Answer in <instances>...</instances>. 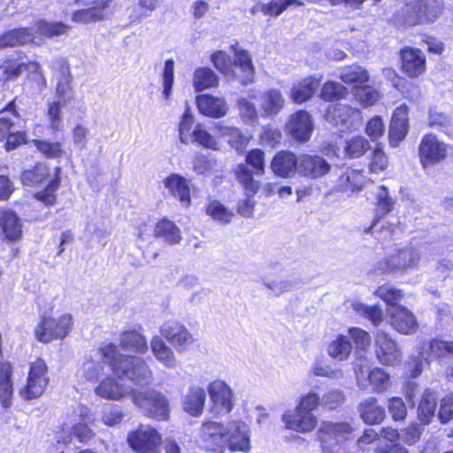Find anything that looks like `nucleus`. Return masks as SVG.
Returning a JSON list of instances; mask_svg holds the SVG:
<instances>
[{
  "instance_id": "6e6d98bb",
  "label": "nucleus",
  "mask_w": 453,
  "mask_h": 453,
  "mask_svg": "<svg viewBox=\"0 0 453 453\" xmlns=\"http://www.w3.org/2000/svg\"><path fill=\"white\" fill-rule=\"evenodd\" d=\"M303 5L301 0H265L263 3V14L267 17L277 18L289 7H301Z\"/></svg>"
},
{
  "instance_id": "3c124183",
  "label": "nucleus",
  "mask_w": 453,
  "mask_h": 453,
  "mask_svg": "<svg viewBox=\"0 0 453 453\" xmlns=\"http://www.w3.org/2000/svg\"><path fill=\"white\" fill-rule=\"evenodd\" d=\"M190 142L196 143L204 149L212 150H219V142L217 138L211 134L202 123L195 125L192 130V137Z\"/></svg>"
},
{
  "instance_id": "774afa93",
  "label": "nucleus",
  "mask_w": 453,
  "mask_h": 453,
  "mask_svg": "<svg viewBox=\"0 0 453 453\" xmlns=\"http://www.w3.org/2000/svg\"><path fill=\"white\" fill-rule=\"evenodd\" d=\"M213 66L222 74L228 75L234 73V63L231 57L224 50H216L211 55Z\"/></svg>"
},
{
  "instance_id": "a18cd8bd",
  "label": "nucleus",
  "mask_w": 453,
  "mask_h": 453,
  "mask_svg": "<svg viewBox=\"0 0 453 453\" xmlns=\"http://www.w3.org/2000/svg\"><path fill=\"white\" fill-rule=\"evenodd\" d=\"M150 348L155 357L165 366H175L176 358L173 349L160 337H152Z\"/></svg>"
},
{
  "instance_id": "0eeeda50",
  "label": "nucleus",
  "mask_w": 453,
  "mask_h": 453,
  "mask_svg": "<svg viewBox=\"0 0 453 453\" xmlns=\"http://www.w3.org/2000/svg\"><path fill=\"white\" fill-rule=\"evenodd\" d=\"M127 443L135 453H161L163 438L154 426L140 424L127 433Z\"/></svg>"
},
{
  "instance_id": "7ed1b4c3",
  "label": "nucleus",
  "mask_w": 453,
  "mask_h": 453,
  "mask_svg": "<svg viewBox=\"0 0 453 453\" xmlns=\"http://www.w3.org/2000/svg\"><path fill=\"white\" fill-rule=\"evenodd\" d=\"M354 432L349 422L323 421L316 436L323 453H347L346 444L354 439Z\"/></svg>"
},
{
  "instance_id": "f257e3e1",
  "label": "nucleus",
  "mask_w": 453,
  "mask_h": 453,
  "mask_svg": "<svg viewBox=\"0 0 453 453\" xmlns=\"http://www.w3.org/2000/svg\"><path fill=\"white\" fill-rule=\"evenodd\" d=\"M443 0H411L397 9L389 22L397 29L434 23L445 12Z\"/></svg>"
},
{
  "instance_id": "f704fd0d",
  "label": "nucleus",
  "mask_w": 453,
  "mask_h": 453,
  "mask_svg": "<svg viewBox=\"0 0 453 453\" xmlns=\"http://www.w3.org/2000/svg\"><path fill=\"white\" fill-rule=\"evenodd\" d=\"M61 167L56 166L53 169V176L46 186L34 194V198L44 205L50 207L57 203V191L61 185Z\"/></svg>"
},
{
  "instance_id": "9b49d317",
  "label": "nucleus",
  "mask_w": 453,
  "mask_h": 453,
  "mask_svg": "<svg viewBox=\"0 0 453 453\" xmlns=\"http://www.w3.org/2000/svg\"><path fill=\"white\" fill-rule=\"evenodd\" d=\"M447 155V145L439 141L435 134L428 133L422 137L418 145V157L424 168L443 161Z\"/></svg>"
},
{
  "instance_id": "5fc2aeb1",
  "label": "nucleus",
  "mask_w": 453,
  "mask_h": 453,
  "mask_svg": "<svg viewBox=\"0 0 453 453\" xmlns=\"http://www.w3.org/2000/svg\"><path fill=\"white\" fill-rule=\"evenodd\" d=\"M367 381L372 391L376 393H384L391 386L389 373L380 367H373L369 371Z\"/></svg>"
},
{
  "instance_id": "f03ea898",
  "label": "nucleus",
  "mask_w": 453,
  "mask_h": 453,
  "mask_svg": "<svg viewBox=\"0 0 453 453\" xmlns=\"http://www.w3.org/2000/svg\"><path fill=\"white\" fill-rule=\"evenodd\" d=\"M98 354L103 363L106 364L118 377H126L139 384L148 381L152 375L143 358L120 353L119 347L113 342L99 347Z\"/></svg>"
},
{
  "instance_id": "4d7b16f0",
  "label": "nucleus",
  "mask_w": 453,
  "mask_h": 453,
  "mask_svg": "<svg viewBox=\"0 0 453 453\" xmlns=\"http://www.w3.org/2000/svg\"><path fill=\"white\" fill-rule=\"evenodd\" d=\"M352 350L351 342L347 336L339 334L335 340L331 342L327 347V353L331 357L345 360L349 357Z\"/></svg>"
},
{
  "instance_id": "1a4fd4ad",
  "label": "nucleus",
  "mask_w": 453,
  "mask_h": 453,
  "mask_svg": "<svg viewBox=\"0 0 453 453\" xmlns=\"http://www.w3.org/2000/svg\"><path fill=\"white\" fill-rule=\"evenodd\" d=\"M226 435V425L207 420L203 422L199 428L198 441L206 452L225 453L227 448Z\"/></svg>"
},
{
  "instance_id": "cd10ccee",
  "label": "nucleus",
  "mask_w": 453,
  "mask_h": 453,
  "mask_svg": "<svg viewBox=\"0 0 453 453\" xmlns=\"http://www.w3.org/2000/svg\"><path fill=\"white\" fill-rule=\"evenodd\" d=\"M164 186L170 195L176 198L184 207L191 204L189 181L181 174L171 173L163 180Z\"/></svg>"
},
{
  "instance_id": "4c0bfd02",
  "label": "nucleus",
  "mask_w": 453,
  "mask_h": 453,
  "mask_svg": "<svg viewBox=\"0 0 453 453\" xmlns=\"http://www.w3.org/2000/svg\"><path fill=\"white\" fill-rule=\"evenodd\" d=\"M50 171L44 162H36L33 166L24 169L20 173L22 185L38 187L44 183L50 177Z\"/></svg>"
},
{
  "instance_id": "c03bdc74",
  "label": "nucleus",
  "mask_w": 453,
  "mask_h": 453,
  "mask_svg": "<svg viewBox=\"0 0 453 453\" xmlns=\"http://www.w3.org/2000/svg\"><path fill=\"white\" fill-rule=\"evenodd\" d=\"M36 33L45 38H53L65 35L70 30V26L62 21H48L39 19L35 22Z\"/></svg>"
},
{
  "instance_id": "412c9836",
  "label": "nucleus",
  "mask_w": 453,
  "mask_h": 453,
  "mask_svg": "<svg viewBox=\"0 0 453 453\" xmlns=\"http://www.w3.org/2000/svg\"><path fill=\"white\" fill-rule=\"evenodd\" d=\"M282 420L287 429L302 434L313 431L318 425V418L314 414L299 411L297 408L285 411Z\"/></svg>"
},
{
  "instance_id": "ddd939ff",
  "label": "nucleus",
  "mask_w": 453,
  "mask_h": 453,
  "mask_svg": "<svg viewBox=\"0 0 453 453\" xmlns=\"http://www.w3.org/2000/svg\"><path fill=\"white\" fill-rule=\"evenodd\" d=\"M214 130L219 138L224 139L228 146L234 150L238 155L245 153L247 147L252 140V135L244 133L240 127L225 125L218 122L214 125Z\"/></svg>"
},
{
  "instance_id": "e2e57ef3",
  "label": "nucleus",
  "mask_w": 453,
  "mask_h": 453,
  "mask_svg": "<svg viewBox=\"0 0 453 453\" xmlns=\"http://www.w3.org/2000/svg\"><path fill=\"white\" fill-rule=\"evenodd\" d=\"M174 65L175 63L173 58L165 60L160 74V81L163 86L162 95L165 100H168L172 95L174 83Z\"/></svg>"
},
{
  "instance_id": "473e14b6",
  "label": "nucleus",
  "mask_w": 453,
  "mask_h": 453,
  "mask_svg": "<svg viewBox=\"0 0 453 453\" xmlns=\"http://www.w3.org/2000/svg\"><path fill=\"white\" fill-rule=\"evenodd\" d=\"M208 392L212 403L220 409L230 412L233 409L232 390L222 380H214L208 386Z\"/></svg>"
},
{
  "instance_id": "a211bd4d",
  "label": "nucleus",
  "mask_w": 453,
  "mask_h": 453,
  "mask_svg": "<svg viewBox=\"0 0 453 453\" xmlns=\"http://www.w3.org/2000/svg\"><path fill=\"white\" fill-rule=\"evenodd\" d=\"M359 113L358 109L339 102L327 105L324 118L333 127L349 128L353 125L355 118Z\"/></svg>"
},
{
  "instance_id": "a878e982",
  "label": "nucleus",
  "mask_w": 453,
  "mask_h": 453,
  "mask_svg": "<svg viewBox=\"0 0 453 453\" xmlns=\"http://www.w3.org/2000/svg\"><path fill=\"white\" fill-rule=\"evenodd\" d=\"M321 85V78L306 76L294 83L289 92V98L296 104L310 101Z\"/></svg>"
},
{
  "instance_id": "603ef678",
  "label": "nucleus",
  "mask_w": 453,
  "mask_h": 453,
  "mask_svg": "<svg viewBox=\"0 0 453 453\" xmlns=\"http://www.w3.org/2000/svg\"><path fill=\"white\" fill-rule=\"evenodd\" d=\"M204 212L213 220L222 224L230 223L234 216L231 210L216 199L211 200L205 204Z\"/></svg>"
},
{
  "instance_id": "bb28decb",
  "label": "nucleus",
  "mask_w": 453,
  "mask_h": 453,
  "mask_svg": "<svg viewBox=\"0 0 453 453\" xmlns=\"http://www.w3.org/2000/svg\"><path fill=\"white\" fill-rule=\"evenodd\" d=\"M360 418L370 426L381 424L387 416L385 407L379 403L375 396H369L362 400L357 406Z\"/></svg>"
},
{
  "instance_id": "2eb2a0df",
  "label": "nucleus",
  "mask_w": 453,
  "mask_h": 453,
  "mask_svg": "<svg viewBox=\"0 0 453 453\" xmlns=\"http://www.w3.org/2000/svg\"><path fill=\"white\" fill-rule=\"evenodd\" d=\"M400 69L409 78L414 79L424 74L426 70V58L421 50L405 47L400 50Z\"/></svg>"
},
{
  "instance_id": "72a5a7b5",
  "label": "nucleus",
  "mask_w": 453,
  "mask_h": 453,
  "mask_svg": "<svg viewBox=\"0 0 453 453\" xmlns=\"http://www.w3.org/2000/svg\"><path fill=\"white\" fill-rule=\"evenodd\" d=\"M339 78L342 83L352 87L353 91L370 81L369 72L358 64L342 67Z\"/></svg>"
},
{
  "instance_id": "6e6552de",
  "label": "nucleus",
  "mask_w": 453,
  "mask_h": 453,
  "mask_svg": "<svg viewBox=\"0 0 453 453\" xmlns=\"http://www.w3.org/2000/svg\"><path fill=\"white\" fill-rule=\"evenodd\" d=\"M77 4L88 5L72 12L71 19L75 23L88 24L109 19L115 11V0H74Z\"/></svg>"
},
{
  "instance_id": "f8f14e48",
  "label": "nucleus",
  "mask_w": 453,
  "mask_h": 453,
  "mask_svg": "<svg viewBox=\"0 0 453 453\" xmlns=\"http://www.w3.org/2000/svg\"><path fill=\"white\" fill-rule=\"evenodd\" d=\"M314 125L311 115L305 110L292 113L286 124L288 134L296 142H308L313 133Z\"/></svg>"
},
{
  "instance_id": "58836bf2",
  "label": "nucleus",
  "mask_w": 453,
  "mask_h": 453,
  "mask_svg": "<svg viewBox=\"0 0 453 453\" xmlns=\"http://www.w3.org/2000/svg\"><path fill=\"white\" fill-rule=\"evenodd\" d=\"M255 172L240 163L234 170V177L243 189L245 196H255L260 189V182L254 178Z\"/></svg>"
},
{
  "instance_id": "09e8293b",
  "label": "nucleus",
  "mask_w": 453,
  "mask_h": 453,
  "mask_svg": "<svg viewBox=\"0 0 453 453\" xmlns=\"http://www.w3.org/2000/svg\"><path fill=\"white\" fill-rule=\"evenodd\" d=\"M373 294L381 299L387 306L389 307V309L401 306L399 303L404 296V293L402 289L397 288L389 283L380 285Z\"/></svg>"
},
{
  "instance_id": "69168bd1",
  "label": "nucleus",
  "mask_w": 453,
  "mask_h": 453,
  "mask_svg": "<svg viewBox=\"0 0 453 453\" xmlns=\"http://www.w3.org/2000/svg\"><path fill=\"white\" fill-rule=\"evenodd\" d=\"M428 357L431 358H441L453 355V341H444L434 338L428 343Z\"/></svg>"
},
{
  "instance_id": "5701e85b",
  "label": "nucleus",
  "mask_w": 453,
  "mask_h": 453,
  "mask_svg": "<svg viewBox=\"0 0 453 453\" xmlns=\"http://www.w3.org/2000/svg\"><path fill=\"white\" fill-rule=\"evenodd\" d=\"M0 234L8 242H17L21 239L22 223L12 209H0Z\"/></svg>"
},
{
  "instance_id": "aec40b11",
  "label": "nucleus",
  "mask_w": 453,
  "mask_h": 453,
  "mask_svg": "<svg viewBox=\"0 0 453 453\" xmlns=\"http://www.w3.org/2000/svg\"><path fill=\"white\" fill-rule=\"evenodd\" d=\"M160 334L173 347L181 350L195 341L188 328L174 319L165 321L160 327Z\"/></svg>"
},
{
  "instance_id": "c85d7f7f",
  "label": "nucleus",
  "mask_w": 453,
  "mask_h": 453,
  "mask_svg": "<svg viewBox=\"0 0 453 453\" xmlns=\"http://www.w3.org/2000/svg\"><path fill=\"white\" fill-rule=\"evenodd\" d=\"M198 111L209 118L220 119L227 112V105L223 98L211 94H201L196 97Z\"/></svg>"
},
{
  "instance_id": "20e7f679",
  "label": "nucleus",
  "mask_w": 453,
  "mask_h": 453,
  "mask_svg": "<svg viewBox=\"0 0 453 453\" xmlns=\"http://www.w3.org/2000/svg\"><path fill=\"white\" fill-rule=\"evenodd\" d=\"M130 395L134 405L142 411L145 417L157 421L169 420L170 401L162 391L148 388L142 390H131Z\"/></svg>"
},
{
  "instance_id": "0e129e2a",
  "label": "nucleus",
  "mask_w": 453,
  "mask_h": 453,
  "mask_svg": "<svg viewBox=\"0 0 453 453\" xmlns=\"http://www.w3.org/2000/svg\"><path fill=\"white\" fill-rule=\"evenodd\" d=\"M61 101H51L47 104L46 117L49 123V128L53 132L62 130Z\"/></svg>"
},
{
  "instance_id": "9d476101",
  "label": "nucleus",
  "mask_w": 453,
  "mask_h": 453,
  "mask_svg": "<svg viewBox=\"0 0 453 453\" xmlns=\"http://www.w3.org/2000/svg\"><path fill=\"white\" fill-rule=\"evenodd\" d=\"M48 385V366L42 357H37L29 365L27 382L19 394L27 401L36 399L44 394Z\"/></svg>"
},
{
  "instance_id": "79ce46f5",
  "label": "nucleus",
  "mask_w": 453,
  "mask_h": 453,
  "mask_svg": "<svg viewBox=\"0 0 453 453\" xmlns=\"http://www.w3.org/2000/svg\"><path fill=\"white\" fill-rule=\"evenodd\" d=\"M437 407V400L434 395L429 390L422 393L418 402L417 415L422 425H428L435 415Z\"/></svg>"
},
{
  "instance_id": "a19ab883",
  "label": "nucleus",
  "mask_w": 453,
  "mask_h": 453,
  "mask_svg": "<svg viewBox=\"0 0 453 453\" xmlns=\"http://www.w3.org/2000/svg\"><path fill=\"white\" fill-rule=\"evenodd\" d=\"M27 70V62H18L14 58H4L0 61V82L6 84L20 77Z\"/></svg>"
},
{
  "instance_id": "bf43d9fd",
  "label": "nucleus",
  "mask_w": 453,
  "mask_h": 453,
  "mask_svg": "<svg viewBox=\"0 0 453 453\" xmlns=\"http://www.w3.org/2000/svg\"><path fill=\"white\" fill-rule=\"evenodd\" d=\"M245 162L247 167L256 173V175H263L265 173V153L260 148H253L245 151Z\"/></svg>"
},
{
  "instance_id": "338daca9",
  "label": "nucleus",
  "mask_w": 453,
  "mask_h": 453,
  "mask_svg": "<svg viewBox=\"0 0 453 453\" xmlns=\"http://www.w3.org/2000/svg\"><path fill=\"white\" fill-rule=\"evenodd\" d=\"M283 135L280 129L271 126L263 127L259 135V142L265 147L275 149L282 141Z\"/></svg>"
},
{
  "instance_id": "c756f323",
  "label": "nucleus",
  "mask_w": 453,
  "mask_h": 453,
  "mask_svg": "<svg viewBox=\"0 0 453 453\" xmlns=\"http://www.w3.org/2000/svg\"><path fill=\"white\" fill-rule=\"evenodd\" d=\"M35 36L30 27L9 29L0 35V49L15 48L35 42Z\"/></svg>"
},
{
  "instance_id": "393cba45",
  "label": "nucleus",
  "mask_w": 453,
  "mask_h": 453,
  "mask_svg": "<svg viewBox=\"0 0 453 453\" xmlns=\"http://www.w3.org/2000/svg\"><path fill=\"white\" fill-rule=\"evenodd\" d=\"M14 126V119L5 115L0 116V142L4 141V148L8 152L27 143L25 131L11 132Z\"/></svg>"
},
{
  "instance_id": "6ab92c4d",
  "label": "nucleus",
  "mask_w": 453,
  "mask_h": 453,
  "mask_svg": "<svg viewBox=\"0 0 453 453\" xmlns=\"http://www.w3.org/2000/svg\"><path fill=\"white\" fill-rule=\"evenodd\" d=\"M227 429V448L231 452H248L250 446L249 428L241 420H231L226 424Z\"/></svg>"
},
{
  "instance_id": "13d9d810",
  "label": "nucleus",
  "mask_w": 453,
  "mask_h": 453,
  "mask_svg": "<svg viewBox=\"0 0 453 453\" xmlns=\"http://www.w3.org/2000/svg\"><path fill=\"white\" fill-rule=\"evenodd\" d=\"M283 104L281 93L276 89H269L263 95L261 108L265 115L272 116L280 111Z\"/></svg>"
},
{
  "instance_id": "49530a36",
  "label": "nucleus",
  "mask_w": 453,
  "mask_h": 453,
  "mask_svg": "<svg viewBox=\"0 0 453 453\" xmlns=\"http://www.w3.org/2000/svg\"><path fill=\"white\" fill-rule=\"evenodd\" d=\"M205 402V391L201 388H192L189 389L183 403V408L186 412L193 417L199 416L203 409Z\"/></svg>"
},
{
  "instance_id": "c9c22d12",
  "label": "nucleus",
  "mask_w": 453,
  "mask_h": 453,
  "mask_svg": "<svg viewBox=\"0 0 453 453\" xmlns=\"http://www.w3.org/2000/svg\"><path fill=\"white\" fill-rule=\"evenodd\" d=\"M155 238H161L169 245H175L182 240L180 227L171 219L164 217L157 221L153 229Z\"/></svg>"
},
{
  "instance_id": "b1692460",
  "label": "nucleus",
  "mask_w": 453,
  "mask_h": 453,
  "mask_svg": "<svg viewBox=\"0 0 453 453\" xmlns=\"http://www.w3.org/2000/svg\"><path fill=\"white\" fill-rule=\"evenodd\" d=\"M331 165L321 156L302 154L299 157L300 175L311 179H318L327 174Z\"/></svg>"
},
{
  "instance_id": "7c9ffc66",
  "label": "nucleus",
  "mask_w": 453,
  "mask_h": 453,
  "mask_svg": "<svg viewBox=\"0 0 453 453\" xmlns=\"http://www.w3.org/2000/svg\"><path fill=\"white\" fill-rule=\"evenodd\" d=\"M231 50L234 53V67L238 66L242 73L240 76V81L242 85H247L253 82L255 76V65L252 61V58L247 50L241 49L238 47V42L231 45Z\"/></svg>"
},
{
  "instance_id": "4be33fe9",
  "label": "nucleus",
  "mask_w": 453,
  "mask_h": 453,
  "mask_svg": "<svg viewBox=\"0 0 453 453\" xmlns=\"http://www.w3.org/2000/svg\"><path fill=\"white\" fill-rule=\"evenodd\" d=\"M391 326L402 334H413L418 329V323L414 313L403 305L388 309Z\"/></svg>"
},
{
  "instance_id": "e433bc0d",
  "label": "nucleus",
  "mask_w": 453,
  "mask_h": 453,
  "mask_svg": "<svg viewBox=\"0 0 453 453\" xmlns=\"http://www.w3.org/2000/svg\"><path fill=\"white\" fill-rule=\"evenodd\" d=\"M95 393L107 400H120L127 395V389L116 378L106 376L96 387Z\"/></svg>"
},
{
  "instance_id": "39448f33",
  "label": "nucleus",
  "mask_w": 453,
  "mask_h": 453,
  "mask_svg": "<svg viewBox=\"0 0 453 453\" xmlns=\"http://www.w3.org/2000/svg\"><path fill=\"white\" fill-rule=\"evenodd\" d=\"M73 318L67 312L58 317L41 315L34 328V335L39 342L49 344L65 340L73 331Z\"/></svg>"
},
{
  "instance_id": "2f4dec72",
  "label": "nucleus",
  "mask_w": 453,
  "mask_h": 453,
  "mask_svg": "<svg viewBox=\"0 0 453 453\" xmlns=\"http://www.w3.org/2000/svg\"><path fill=\"white\" fill-rule=\"evenodd\" d=\"M119 346L124 350L144 355L149 349L146 337L141 331L130 328L124 330L119 335Z\"/></svg>"
},
{
  "instance_id": "37998d69",
  "label": "nucleus",
  "mask_w": 453,
  "mask_h": 453,
  "mask_svg": "<svg viewBox=\"0 0 453 453\" xmlns=\"http://www.w3.org/2000/svg\"><path fill=\"white\" fill-rule=\"evenodd\" d=\"M219 85V77L210 67H198L193 74V87L195 91L201 92Z\"/></svg>"
},
{
  "instance_id": "de8ad7c7",
  "label": "nucleus",
  "mask_w": 453,
  "mask_h": 453,
  "mask_svg": "<svg viewBox=\"0 0 453 453\" xmlns=\"http://www.w3.org/2000/svg\"><path fill=\"white\" fill-rule=\"evenodd\" d=\"M371 149L369 141L361 135H355L344 142L343 152L346 157L357 159L365 155Z\"/></svg>"
},
{
  "instance_id": "dca6fc26",
  "label": "nucleus",
  "mask_w": 453,
  "mask_h": 453,
  "mask_svg": "<svg viewBox=\"0 0 453 453\" xmlns=\"http://www.w3.org/2000/svg\"><path fill=\"white\" fill-rule=\"evenodd\" d=\"M270 169L277 177L292 178L299 171V157L291 150H280L272 157Z\"/></svg>"
},
{
  "instance_id": "ea45409f",
  "label": "nucleus",
  "mask_w": 453,
  "mask_h": 453,
  "mask_svg": "<svg viewBox=\"0 0 453 453\" xmlns=\"http://www.w3.org/2000/svg\"><path fill=\"white\" fill-rule=\"evenodd\" d=\"M349 88L342 83L335 81H326L320 88L319 98L326 103H339L349 96Z\"/></svg>"
},
{
  "instance_id": "423d86ee",
  "label": "nucleus",
  "mask_w": 453,
  "mask_h": 453,
  "mask_svg": "<svg viewBox=\"0 0 453 453\" xmlns=\"http://www.w3.org/2000/svg\"><path fill=\"white\" fill-rule=\"evenodd\" d=\"M370 181L363 168L341 165L335 168L332 191L352 195L361 191Z\"/></svg>"
},
{
  "instance_id": "8fccbe9b",
  "label": "nucleus",
  "mask_w": 453,
  "mask_h": 453,
  "mask_svg": "<svg viewBox=\"0 0 453 453\" xmlns=\"http://www.w3.org/2000/svg\"><path fill=\"white\" fill-rule=\"evenodd\" d=\"M389 157L384 151L381 144L378 143L372 150L368 157V170L370 173L380 174L388 170Z\"/></svg>"
},
{
  "instance_id": "f3484780",
  "label": "nucleus",
  "mask_w": 453,
  "mask_h": 453,
  "mask_svg": "<svg viewBox=\"0 0 453 453\" xmlns=\"http://www.w3.org/2000/svg\"><path fill=\"white\" fill-rule=\"evenodd\" d=\"M409 107L406 104L397 106L392 113L388 128V141L391 147H396L409 133Z\"/></svg>"
},
{
  "instance_id": "4468645a",
  "label": "nucleus",
  "mask_w": 453,
  "mask_h": 453,
  "mask_svg": "<svg viewBox=\"0 0 453 453\" xmlns=\"http://www.w3.org/2000/svg\"><path fill=\"white\" fill-rule=\"evenodd\" d=\"M374 352L377 359L383 365H394L401 359L397 343L389 334L381 330L375 334Z\"/></svg>"
},
{
  "instance_id": "052dcab7",
  "label": "nucleus",
  "mask_w": 453,
  "mask_h": 453,
  "mask_svg": "<svg viewBox=\"0 0 453 453\" xmlns=\"http://www.w3.org/2000/svg\"><path fill=\"white\" fill-rule=\"evenodd\" d=\"M32 143L46 158H60L64 155L62 143L58 141L34 139Z\"/></svg>"
},
{
  "instance_id": "864d4df0",
  "label": "nucleus",
  "mask_w": 453,
  "mask_h": 453,
  "mask_svg": "<svg viewBox=\"0 0 453 453\" xmlns=\"http://www.w3.org/2000/svg\"><path fill=\"white\" fill-rule=\"evenodd\" d=\"M353 95L362 108L372 107L381 99V93L367 83L354 90Z\"/></svg>"
},
{
  "instance_id": "680f3d73",
  "label": "nucleus",
  "mask_w": 453,
  "mask_h": 453,
  "mask_svg": "<svg viewBox=\"0 0 453 453\" xmlns=\"http://www.w3.org/2000/svg\"><path fill=\"white\" fill-rule=\"evenodd\" d=\"M352 308L375 326H378L383 321V311L379 305H366L361 302H355L352 303Z\"/></svg>"
}]
</instances>
